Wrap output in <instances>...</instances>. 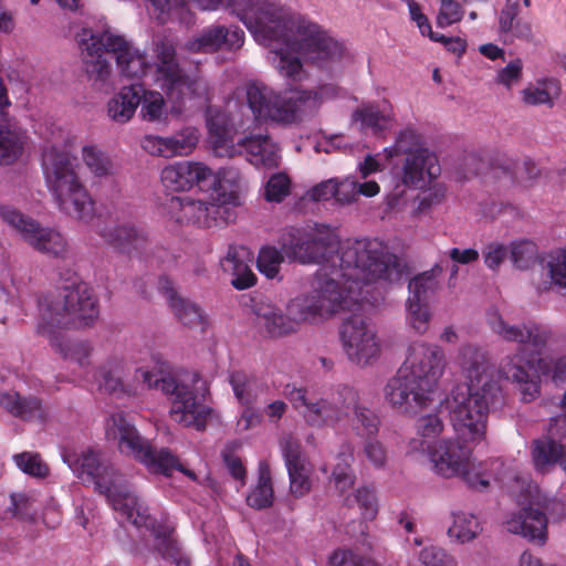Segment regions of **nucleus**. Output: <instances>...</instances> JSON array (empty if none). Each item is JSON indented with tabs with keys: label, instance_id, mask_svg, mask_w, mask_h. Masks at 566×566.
<instances>
[{
	"label": "nucleus",
	"instance_id": "obj_57",
	"mask_svg": "<svg viewBox=\"0 0 566 566\" xmlns=\"http://www.w3.org/2000/svg\"><path fill=\"white\" fill-rule=\"evenodd\" d=\"M521 13V0H506L499 14V32L507 34L513 28V20H518Z\"/></svg>",
	"mask_w": 566,
	"mask_h": 566
},
{
	"label": "nucleus",
	"instance_id": "obj_7",
	"mask_svg": "<svg viewBox=\"0 0 566 566\" xmlns=\"http://www.w3.org/2000/svg\"><path fill=\"white\" fill-rule=\"evenodd\" d=\"M169 365L164 363L156 370L136 369L135 377L143 381L147 389L160 390L171 397L170 413L175 421L185 427L205 430L212 409L203 403L209 392L206 381L196 373L187 379H176L168 373Z\"/></svg>",
	"mask_w": 566,
	"mask_h": 566
},
{
	"label": "nucleus",
	"instance_id": "obj_2",
	"mask_svg": "<svg viewBox=\"0 0 566 566\" xmlns=\"http://www.w3.org/2000/svg\"><path fill=\"white\" fill-rule=\"evenodd\" d=\"M459 364L470 382L452 392L450 419L457 439L442 440L431 452V461L441 476H460L469 488L482 491L490 482L470 470L472 449L469 443L484 439L489 410L502 405L503 395L497 382L488 375L490 364L484 350L474 345L463 346Z\"/></svg>",
	"mask_w": 566,
	"mask_h": 566
},
{
	"label": "nucleus",
	"instance_id": "obj_5",
	"mask_svg": "<svg viewBox=\"0 0 566 566\" xmlns=\"http://www.w3.org/2000/svg\"><path fill=\"white\" fill-rule=\"evenodd\" d=\"M443 368L444 354L440 347L412 343L403 364L384 387L386 402L399 415L417 416L432 400Z\"/></svg>",
	"mask_w": 566,
	"mask_h": 566
},
{
	"label": "nucleus",
	"instance_id": "obj_35",
	"mask_svg": "<svg viewBox=\"0 0 566 566\" xmlns=\"http://www.w3.org/2000/svg\"><path fill=\"white\" fill-rule=\"evenodd\" d=\"M443 271L442 261L436 263L432 269L424 271L408 283L409 297L407 302H417L428 304L429 297L436 292L438 287L437 276Z\"/></svg>",
	"mask_w": 566,
	"mask_h": 566
},
{
	"label": "nucleus",
	"instance_id": "obj_3",
	"mask_svg": "<svg viewBox=\"0 0 566 566\" xmlns=\"http://www.w3.org/2000/svg\"><path fill=\"white\" fill-rule=\"evenodd\" d=\"M338 266L312 293L293 298L289 314L300 322L332 315L350 304L374 303L369 294L379 281H407L409 269L395 254L388 253L378 240L347 241L337 250Z\"/></svg>",
	"mask_w": 566,
	"mask_h": 566
},
{
	"label": "nucleus",
	"instance_id": "obj_4",
	"mask_svg": "<svg viewBox=\"0 0 566 566\" xmlns=\"http://www.w3.org/2000/svg\"><path fill=\"white\" fill-rule=\"evenodd\" d=\"M82 46L86 51L84 71L88 80L99 87L111 74V65L103 54L111 53L123 77L139 80L154 70L156 84L175 105L181 106L192 98L205 102L211 99L208 81L199 75L191 76L181 67L176 46L166 38L153 41L154 62L123 35L108 30L91 33L88 39L83 38Z\"/></svg>",
	"mask_w": 566,
	"mask_h": 566
},
{
	"label": "nucleus",
	"instance_id": "obj_64",
	"mask_svg": "<svg viewBox=\"0 0 566 566\" xmlns=\"http://www.w3.org/2000/svg\"><path fill=\"white\" fill-rule=\"evenodd\" d=\"M189 196H172L163 203L165 213L175 222L184 224V208Z\"/></svg>",
	"mask_w": 566,
	"mask_h": 566
},
{
	"label": "nucleus",
	"instance_id": "obj_1",
	"mask_svg": "<svg viewBox=\"0 0 566 566\" xmlns=\"http://www.w3.org/2000/svg\"><path fill=\"white\" fill-rule=\"evenodd\" d=\"M201 11H217L223 9L235 15L245 28L255 36H260L273 49L277 59L280 74L289 81L297 82L302 78L303 64L296 54H302L318 67L342 57L344 48L340 42L332 38L317 23L305 19L297 21L287 17L281 7L268 0H192ZM181 4L171 8L164 14L165 20H157L160 24L167 22L174 10L184 9Z\"/></svg>",
	"mask_w": 566,
	"mask_h": 566
},
{
	"label": "nucleus",
	"instance_id": "obj_40",
	"mask_svg": "<svg viewBox=\"0 0 566 566\" xmlns=\"http://www.w3.org/2000/svg\"><path fill=\"white\" fill-rule=\"evenodd\" d=\"M509 256L515 269L525 271L536 263L538 248L536 243L531 240H516L510 245Z\"/></svg>",
	"mask_w": 566,
	"mask_h": 566
},
{
	"label": "nucleus",
	"instance_id": "obj_26",
	"mask_svg": "<svg viewBox=\"0 0 566 566\" xmlns=\"http://www.w3.org/2000/svg\"><path fill=\"white\" fill-rule=\"evenodd\" d=\"M0 406L12 417L23 421L44 422L48 416L40 398L22 396L17 391L0 392Z\"/></svg>",
	"mask_w": 566,
	"mask_h": 566
},
{
	"label": "nucleus",
	"instance_id": "obj_21",
	"mask_svg": "<svg viewBox=\"0 0 566 566\" xmlns=\"http://www.w3.org/2000/svg\"><path fill=\"white\" fill-rule=\"evenodd\" d=\"M437 156L429 149H418L405 157L401 182L413 189H423L440 175Z\"/></svg>",
	"mask_w": 566,
	"mask_h": 566
},
{
	"label": "nucleus",
	"instance_id": "obj_15",
	"mask_svg": "<svg viewBox=\"0 0 566 566\" xmlns=\"http://www.w3.org/2000/svg\"><path fill=\"white\" fill-rule=\"evenodd\" d=\"M0 218L18 231L22 239L36 251L55 258H64L67 243L55 229L41 227L36 220L10 205H0Z\"/></svg>",
	"mask_w": 566,
	"mask_h": 566
},
{
	"label": "nucleus",
	"instance_id": "obj_39",
	"mask_svg": "<svg viewBox=\"0 0 566 566\" xmlns=\"http://www.w3.org/2000/svg\"><path fill=\"white\" fill-rule=\"evenodd\" d=\"M51 346L66 359L76 363L80 367L90 365L92 348L88 343L82 340H69L60 336H53Z\"/></svg>",
	"mask_w": 566,
	"mask_h": 566
},
{
	"label": "nucleus",
	"instance_id": "obj_30",
	"mask_svg": "<svg viewBox=\"0 0 566 566\" xmlns=\"http://www.w3.org/2000/svg\"><path fill=\"white\" fill-rule=\"evenodd\" d=\"M198 143L197 135L191 132L188 135H175L171 137H148L143 147L151 155L172 157L188 154Z\"/></svg>",
	"mask_w": 566,
	"mask_h": 566
},
{
	"label": "nucleus",
	"instance_id": "obj_9",
	"mask_svg": "<svg viewBox=\"0 0 566 566\" xmlns=\"http://www.w3.org/2000/svg\"><path fill=\"white\" fill-rule=\"evenodd\" d=\"M336 94L334 85H324L319 91L295 88L282 94L266 85L252 83L247 88V101L256 118L289 125L300 120L301 114L316 109L324 98Z\"/></svg>",
	"mask_w": 566,
	"mask_h": 566
},
{
	"label": "nucleus",
	"instance_id": "obj_54",
	"mask_svg": "<svg viewBox=\"0 0 566 566\" xmlns=\"http://www.w3.org/2000/svg\"><path fill=\"white\" fill-rule=\"evenodd\" d=\"M418 149L426 148L422 147V137L415 129L406 128L399 133L394 146L395 154H402L407 157L409 154Z\"/></svg>",
	"mask_w": 566,
	"mask_h": 566
},
{
	"label": "nucleus",
	"instance_id": "obj_55",
	"mask_svg": "<svg viewBox=\"0 0 566 566\" xmlns=\"http://www.w3.org/2000/svg\"><path fill=\"white\" fill-rule=\"evenodd\" d=\"M417 433L426 440H434L443 430V422L436 413L421 416L416 422Z\"/></svg>",
	"mask_w": 566,
	"mask_h": 566
},
{
	"label": "nucleus",
	"instance_id": "obj_16",
	"mask_svg": "<svg viewBox=\"0 0 566 566\" xmlns=\"http://www.w3.org/2000/svg\"><path fill=\"white\" fill-rule=\"evenodd\" d=\"M547 514L554 520H560L565 515L564 503L557 500L548 501L545 512L532 506L523 507L506 521V530L532 543L544 545L547 539Z\"/></svg>",
	"mask_w": 566,
	"mask_h": 566
},
{
	"label": "nucleus",
	"instance_id": "obj_60",
	"mask_svg": "<svg viewBox=\"0 0 566 566\" xmlns=\"http://www.w3.org/2000/svg\"><path fill=\"white\" fill-rule=\"evenodd\" d=\"M462 19V10L458 2L453 0H441V8L437 18L439 27L451 25Z\"/></svg>",
	"mask_w": 566,
	"mask_h": 566
},
{
	"label": "nucleus",
	"instance_id": "obj_28",
	"mask_svg": "<svg viewBox=\"0 0 566 566\" xmlns=\"http://www.w3.org/2000/svg\"><path fill=\"white\" fill-rule=\"evenodd\" d=\"M96 376L99 388L115 398L123 399L138 395L137 386L124 382L123 367L117 361L109 360L102 365Z\"/></svg>",
	"mask_w": 566,
	"mask_h": 566
},
{
	"label": "nucleus",
	"instance_id": "obj_63",
	"mask_svg": "<svg viewBox=\"0 0 566 566\" xmlns=\"http://www.w3.org/2000/svg\"><path fill=\"white\" fill-rule=\"evenodd\" d=\"M364 453L375 468H382L386 463V450L376 438L365 440Z\"/></svg>",
	"mask_w": 566,
	"mask_h": 566
},
{
	"label": "nucleus",
	"instance_id": "obj_50",
	"mask_svg": "<svg viewBox=\"0 0 566 566\" xmlns=\"http://www.w3.org/2000/svg\"><path fill=\"white\" fill-rule=\"evenodd\" d=\"M291 180L283 172L274 174L266 182L264 197L270 202H282L290 193Z\"/></svg>",
	"mask_w": 566,
	"mask_h": 566
},
{
	"label": "nucleus",
	"instance_id": "obj_33",
	"mask_svg": "<svg viewBox=\"0 0 566 566\" xmlns=\"http://www.w3.org/2000/svg\"><path fill=\"white\" fill-rule=\"evenodd\" d=\"M522 101L530 106L545 105L554 107V99L560 95V83L554 77L537 81V86L530 85L521 91Z\"/></svg>",
	"mask_w": 566,
	"mask_h": 566
},
{
	"label": "nucleus",
	"instance_id": "obj_52",
	"mask_svg": "<svg viewBox=\"0 0 566 566\" xmlns=\"http://www.w3.org/2000/svg\"><path fill=\"white\" fill-rule=\"evenodd\" d=\"M209 134L214 138L216 146H224L229 138L228 118L224 113L217 111L207 118Z\"/></svg>",
	"mask_w": 566,
	"mask_h": 566
},
{
	"label": "nucleus",
	"instance_id": "obj_25",
	"mask_svg": "<svg viewBox=\"0 0 566 566\" xmlns=\"http://www.w3.org/2000/svg\"><path fill=\"white\" fill-rule=\"evenodd\" d=\"M10 105L7 88L0 77V111ZM28 142L25 130L0 124V165L9 166L18 161Z\"/></svg>",
	"mask_w": 566,
	"mask_h": 566
},
{
	"label": "nucleus",
	"instance_id": "obj_17",
	"mask_svg": "<svg viewBox=\"0 0 566 566\" xmlns=\"http://www.w3.org/2000/svg\"><path fill=\"white\" fill-rule=\"evenodd\" d=\"M339 333L343 348L353 363L367 365L378 356L380 348L376 334L361 315L352 314L344 318Z\"/></svg>",
	"mask_w": 566,
	"mask_h": 566
},
{
	"label": "nucleus",
	"instance_id": "obj_56",
	"mask_svg": "<svg viewBox=\"0 0 566 566\" xmlns=\"http://www.w3.org/2000/svg\"><path fill=\"white\" fill-rule=\"evenodd\" d=\"M287 473L291 493L297 497L305 495L311 489V481L305 469V463L295 465V468L287 470Z\"/></svg>",
	"mask_w": 566,
	"mask_h": 566
},
{
	"label": "nucleus",
	"instance_id": "obj_14",
	"mask_svg": "<svg viewBox=\"0 0 566 566\" xmlns=\"http://www.w3.org/2000/svg\"><path fill=\"white\" fill-rule=\"evenodd\" d=\"M279 244L290 262L301 264L328 261L337 249L336 235L333 232L318 234L297 227L284 228Z\"/></svg>",
	"mask_w": 566,
	"mask_h": 566
},
{
	"label": "nucleus",
	"instance_id": "obj_10",
	"mask_svg": "<svg viewBox=\"0 0 566 566\" xmlns=\"http://www.w3.org/2000/svg\"><path fill=\"white\" fill-rule=\"evenodd\" d=\"M109 421L111 423H108L106 430L108 439L117 440L119 450L133 455L149 472L170 476L174 471H179L193 476V473L185 469L169 449L161 448L157 450L154 448L123 413L113 415Z\"/></svg>",
	"mask_w": 566,
	"mask_h": 566
},
{
	"label": "nucleus",
	"instance_id": "obj_51",
	"mask_svg": "<svg viewBox=\"0 0 566 566\" xmlns=\"http://www.w3.org/2000/svg\"><path fill=\"white\" fill-rule=\"evenodd\" d=\"M280 447L286 470H291L292 468H295V465L305 463L302 446L292 436L283 437L280 441Z\"/></svg>",
	"mask_w": 566,
	"mask_h": 566
},
{
	"label": "nucleus",
	"instance_id": "obj_42",
	"mask_svg": "<svg viewBox=\"0 0 566 566\" xmlns=\"http://www.w3.org/2000/svg\"><path fill=\"white\" fill-rule=\"evenodd\" d=\"M344 504L347 507L357 504L361 511V516L368 521L374 520L378 513V501L373 488L361 486L357 489L352 496L344 500Z\"/></svg>",
	"mask_w": 566,
	"mask_h": 566
},
{
	"label": "nucleus",
	"instance_id": "obj_22",
	"mask_svg": "<svg viewBox=\"0 0 566 566\" xmlns=\"http://www.w3.org/2000/svg\"><path fill=\"white\" fill-rule=\"evenodd\" d=\"M146 530L155 539L154 551L165 560L176 566H190L189 557L184 553L176 536L175 526L166 517L153 518Z\"/></svg>",
	"mask_w": 566,
	"mask_h": 566
},
{
	"label": "nucleus",
	"instance_id": "obj_41",
	"mask_svg": "<svg viewBox=\"0 0 566 566\" xmlns=\"http://www.w3.org/2000/svg\"><path fill=\"white\" fill-rule=\"evenodd\" d=\"M223 25H210L205 28L201 33L189 42V50L193 52H214L223 46L224 42Z\"/></svg>",
	"mask_w": 566,
	"mask_h": 566
},
{
	"label": "nucleus",
	"instance_id": "obj_31",
	"mask_svg": "<svg viewBox=\"0 0 566 566\" xmlns=\"http://www.w3.org/2000/svg\"><path fill=\"white\" fill-rule=\"evenodd\" d=\"M532 460L537 472L545 474L557 463L564 468L565 448L551 438L536 439L532 443Z\"/></svg>",
	"mask_w": 566,
	"mask_h": 566
},
{
	"label": "nucleus",
	"instance_id": "obj_19",
	"mask_svg": "<svg viewBox=\"0 0 566 566\" xmlns=\"http://www.w3.org/2000/svg\"><path fill=\"white\" fill-rule=\"evenodd\" d=\"M208 202L211 227L228 224L235 220V208L240 205L239 172L233 168L222 169L218 185L211 188Z\"/></svg>",
	"mask_w": 566,
	"mask_h": 566
},
{
	"label": "nucleus",
	"instance_id": "obj_37",
	"mask_svg": "<svg viewBox=\"0 0 566 566\" xmlns=\"http://www.w3.org/2000/svg\"><path fill=\"white\" fill-rule=\"evenodd\" d=\"M229 382L234 396L241 405H254L258 402L259 394L269 388L265 384L255 378L248 377L243 371H232L229 376Z\"/></svg>",
	"mask_w": 566,
	"mask_h": 566
},
{
	"label": "nucleus",
	"instance_id": "obj_12",
	"mask_svg": "<svg viewBox=\"0 0 566 566\" xmlns=\"http://www.w3.org/2000/svg\"><path fill=\"white\" fill-rule=\"evenodd\" d=\"M356 390L342 385L335 390L325 391L323 396H310L304 388L291 392V401L300 410L306 423L312 427L334 426L347 418L355 403Z\"/></svg>",
	"mask_w": 566,
	"mask_h": 566
},
{
	"label": "nucleus",
	"instance_id": "obj_23",
	"mask_svg": "<svg viewBox=\"0 0 566 566\" xmlns=\"http://www.w3.org/2000/svg\"><path fill=\"white\" fill-rule=\"evenodd\" d=\"M256 317L255 324L262 335L270 338H279L295 333L297 329L295 319L285 315L276 305L260 301L253 305Z\"/></svg>",
	"mask_w": 566,
	"mask_h": 566
},
{
	"label": "nucleus",
	"instance_id": "obj_18",
	"mask_svg": "<svg viewBox=\"0 0 566 566\" xmlns=\"http://www.w3.org/2000/svg\"><path fill=\"white\" fill-rule=\"evenodd\" d=\"M221 170L214 174L208 166L196 161H178L161 170V182L171 191H187L198 187L200 191L209 192L218 185Z\"/></svg>",
	"mask_w": 566,
	"mask_h": 566
},
{
	"label": "nucleus",
	"instance_id": "obj_11",
	"mask_svg": "<svg viewBox=\"0 0 566 566\" xmlns=\"http://www.w3.org/2000/svg\"><path fill=\"white\" fill-rule=\"evenodd\" d=\"M60 280L65 282L62 286L63 302L49 306V312L55 311V315H51L49 323L52 326L74 328L93 326L99 315L98 301L93 295V291L73 270L60 272Z\"/></svg>",
	"mask_w": 566,
	"mask_h": 566
},
{
	"label": "nucleus",
	"instance_id": "obj_38",
	"mask_svg": "<svg viewBox=\"0 0 566 566\" xmlns=\"http://www.w3.org/2000/svg\"><path fill=\"white\" fill-rule=\"evenodd\" d=\"M354 412L352 428L354 432L364 440L376 438L379 431L380 420L375 411L358 403V394L356 392L355 403L350 411Z\"/></svg>",
	"mask_w": 566,
	"mask_h": 566
},
{
	"label": "nucleus",
	"instance_id": "obj_45",
	"mask_svg": "<svg viewBox=\"0 0 566 566\" xmlns=\"http://www.w3.org/2000/svg\"><path fill=\"white\" fill-rule=\"evenodd\" d=\"M83 160L90 171L96 177H105L112 172V161L109 157L94 146L83 147Z\"/></svg>",
	"mask_w": 566,
	"mask_h": 566
},
{
	"label": "nucleus",
	"instance_id": "obj_34",
	"mask_svg": "<svg viewBox=\"0 0 566 566\" xmlns=\"http://www.w3.org/2000/svg\"><path fill=\"white\" fill-rule=\"evenodd\" d=\"M258 483L247 495L248 506L262 511L273 505L274 491L271 471L265 462H260L258 470Z\"/></svg>",
	"mask_w": 566,
	"mask_h": 566
},
{
	"label": "nucleus",
	"instance_id": "obj_46",
	"mask_svg": "<svg viewBox=\"0 0 566 566\" xmlns=\"http://www.w3.org/2000/svg\"><path fill=\"white\" fill-rule=\"evenodd\" d=\"M184 223L193 224L199 228H211L209 219L208 202L203 200H195L188 197L187 203L184 208Z\"/></svg>",
	"mask_w": 566,
	"mask_h": 566
},
{
	"label": "nucleus",
	"instance_id": "obj_48",
	"mask_svg": "<svg viewBox=\"0 0 566 566\" xmlns=\"http://www.w3.org/2000/svg\"><path fill=\"white\" fill-rule=\"evenodd\" d=\"M14 463L23 472L35 478L49 475V468L36 453L22 452L13 455Z\"/></svg>",
	"mask_w": 566,
	"mask_h": 566
},
{
	"label": "nucleus",
	"instance_id": "obj_24",
	"mask_svg": "<svg viewBox=\"0 0 566 566\" xmlns=\"http://www.w3.org/2000/svg\"><path fill=\"white\" fill-rule=\"evenodd\" d=\"M158 291L167 300L175 317L184 326L192 328L203 324L201 308L189 300L181 297L169 276H159Z\"/></svg>",
	"mask_w": 566,
	"mask_h": 566
},
{
	"label": "nucleus",
	"instance_id": "obj_61",
	"mask_svg": "<svg viewBox=\"0 0 566 566\" xmlns=\"http://www.w3.org/2000/svg\"><path fill=\"white\" fill-rule=\"evenodd\" d=\"M523 63L521 59L511 61L505 67L501 69L497 73V83L504 85L507 88L518 82L522 77Z\"/></svg>",
	"mask_w": 566,
	"mask_h": 566
},
{
	"label": "nucleus",
	"instance_id": "obj_58",
	"mask_svg": "<svg viewBox=\"0 0 566 566\" xmlns=\"http://www.w3.org/2000/svg\"><path fill=\"white\" fill-rule=\"evenodd\" d=\"M419 559L424 566H455L454 559L437 546L424 547Z\"/></svg>",
	"mask_w": 566,
	"mask_h": 566
},
{
	"label": "nucleus",
	"instance_id": "obj_20",
	"mask_svg": "<svg viewBox=\"0 0 566 566\" xmlns=\"http://www.w3.org/2000/svg\"><path fill=\"white\" fill-rule=\"evenodd\" d=\"M98 234L116 252L128 256L144 258L151 251L148 232L130 221L105 226Z\"/></svg>",
	"mask_w": 566,
	"mask_h": 566
},
{
	"label": "nucleus",
	"instance_id": "obj_27",
	"mask_svg": "<svg viewBox=\"0 0 566 566\" xmlns=\"http://www.w3.org/2000/svg\"><path fill=\"white\" fill-rule=\"evenodd\" d=\"M108 502L114 510L122 512L137 528H146L148 522L155 518L148 513V507L139 502L127 481L119 492H115L108 499Z\"/></svg>",
	"mask_w": 566,
	"mask_h": 566
},
{
	"label": "nucleus",
	"instance_id": "obj_47",
	"mask_svg": "<svg viewBox=\"0 0 566 566\" xmlns=\"http://www.w3.org/2000/svg\"><path fill=\"white\" fill-rule=\"evenodd\" d=\"M448 533L450 536L457 537L461 543L470 542L479 533L478 518L474 515H457Z\"/></svg>",
	"mask_w": 566,
	"mask_h": 566
},
{
	"label": "nucleus",
	"instance_id": "obj_13",
	"mask_svg": "<svg viewBox=\"0 0 566 566\" xmlns=\"http://www.w3.org/2000/svg\"><path fill=\"white\" fill-rule=\"evenodd\" d=\"M62 460L84 483L94 484V489L108 500L123 489L126 479L99 449L87 447L83 450H64Z\"/></svg>",
	"mask_w": 566,
	"mask_h": 566
},
{
	"label": "nucleus",
	"instance_id": "obj_8",
	"mask_svg": "<svg viewBox=\"0 0 566 566\" xmlns=\"http://www.w3.org/2000/svg\"><path fill=\"white\" fill-rule=\"evenodd\" d=\"M75 160L66 149L50 145L42 151V170L60 210L90 223L95 217V202L75 172Z\"/></svg>",
	"mask_w": 566,
	"mask_h": 566
},
{
	"label": "nucleus",
	"instance_id": "obj_36",
	"mask_svg": "<svg viewBox=\"0 0 566 566\" xmlns=\"http://www.w3.org/2000/svg\"><path fill=\"white\" fill-rule=\"evenodd\" d=\"M354 462V447L350 442H344L340 444L337 453V463L335 464L332 479L335 486L339 492H345L352 488L355 483V473L352 468Z\"/></svg>",
	"mask_w": 566,
	"mask_h": 566
},
{
	"label": "nucleus",
	"instance_id": "obj_49",
	"mask_svg": "<svg viewBox=\"0 0 566 566\" xmlns=\"http://www.w3.org/2000/svg\"><path fill=\"white\" fill-rule=\"evenodd\" d=\"M551 284L560 289L566 287V251L559 250L551 253L546 263Z\"/></svg>",
	"mask_w": 566,
	"mask_h": 566
},
{
	"label": "nucleus",
	"instance_id": "obj_6",
	"mask_svg": "<svg viewBox=\"0 0 566 566\" xmlns=\"http://www.w3.org/2000/svg\"><path fill=\"white\" fill-rule=\"evenodd\" d=\"M491 329L506 342L528 344L533 347L530 354L517 352L507 356L500 366L505 379L516 384L525 402L533 401L539 395V375L536 364L547 345L552 332L544 325L528 322L522 325H510L496 310L488 313Z\"/></svg>",
	"mask_w": 566,
	"mask_h": 566
},
{
	"label": "nucleus",
	"instance_id": "obj_32",
	"mask_svg": "<svg viewBox=\"0 0 566 566\" xmlns=\"http://www.w3.org/2000/svg\"><path fill=\"white\" fill-rule=\"evenodd\" d=\"M352 119L360 124L361 130H370L375 136H381L392 127L390 112L380 109L378 105L374 104L356 108L353 112Z\"/></svg>",
	"mask_w": 566,
	"mask_h": 566
},
{
	"label": "nucleus",
	"instance_id": "obj_62",
	"mask_svg": "<svg viewBox=\"0 0 566 566\" xmlns=\"http://www.w3.org/2000/svg\"><path fill=\"white\" fill-rule=\"evenodd\" d=\"M247 254L245 248L230 245L226 258L221 261V265L224 271L240 272L242 269H245L244 265H247V263L244 258Z\"/></svg>",
	"mask_w": 566,
	"mask_h": 566
},
{
	"label": "nucleus",
	"instance_id": "obj_29",
	"mask_svg": "<svg viewBox=\"0 0 566 566\" xmlns=\"http://www.w3.org/2000/svg\"><path fill=\"white\" fill-rule=\"evenodd\" d=\"M142 92V84L134 83L123 86L107 103L109 118L118 124L127 123L139 106L138 94Z\"/></svg>",
	"mask_w": 566,
	"mask_h": 566
},
{
	"label": "nucleus",
	"instance_id": "obj_59",
	"mask_svg": "<svg viewBox=\"0 0 566 566\" xmlns=\"http://www.w3.org/2000/svg\"><path fill=\"white\" fill-rule=\"evenodd\" d=\"M484 264L492 271L500 268L503 261L509 256V249L503 243L491 242L482 251Z\"/></svg>",
	"mask_w": 566,
	"mask_h": 566
},
{
	"label": "nucleus",
	"instance_id": "obj_53",
	"mask_svg": "<svg viewBox=\"0 0 566 566\" xmlns=\"http://www.w3.org/2000/svg\"><path fill=\"white\" fill-rule=\"evenodd\" d=\"M407 312L410 326L418 334H423L428 329L430 321L428 304L407 302Z\"/></svg>",
	"mask_w": 566,
	"mask_h": 566
},
{
	"label": "nucleus",
	"instance_id": "obj_44",
	"mask_svg": "<svg viewBox=\"0 0 566 566\" xmlns=\"http://www.w3.org/2000/svg\"><path fill=\"white\" fill-rule=\"evenodd\" d=\"M284 258L282 249L279 250L272 245L262 247L256 259V268L268 279H274L280 272Z\"/></svg>",
	"mask_w": 566,
	"mask_h": 566
},
{
	"label": "nucleus",
	"instance_id": "obj_43",
	"mask_svg": "<svg viewBox=\"0 0 566 566\" xmlns=\"http://www.w3.org/2000/svg\"><path fill=\"white\" fill-rule=\"evenodd\" d=\"M140 105V116L147 122H159L164 114L165 99L159 92L147 91L142 85V92L138 94Z\"/></svg>",
	"mask_w": 566,
	"mask_h": 566
}]
</instances>
